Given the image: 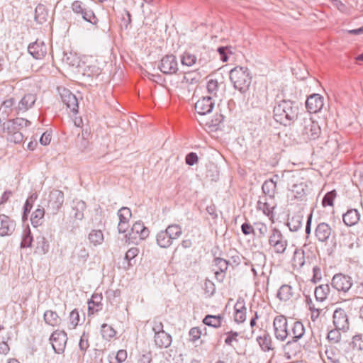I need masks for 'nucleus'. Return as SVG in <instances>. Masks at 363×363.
I'll return each mask as SVG.
<instances>
[{"label":"nucleus","instance_id":"obj_1","mask_svg":"<svg viewBox=\"0 0 363 363\" xmlns=\"http://www.w3.org/2000/svg\"><path fill=\"white\" fill-rule=\"evenodd\" d=\"M274 118L278 123L285 126L290 125L296 120L298 121L302 113H299V108L295 101L282 100L279 102L273 110Z\"/></svg>","mask_w":363,"mask_h":363},{"label":"nucleus","instance_id":"obj_2","mask_svg":"<svg viewBox=\"0 0 363 363\" xmlns=\"http://www.w3.org/2000/svg\"><path fill=\"white\" fill-rule=\"evenodd\" d=\"M298 132L302 139L307 142L319 138L321 129L318 122L313 121L310 113H302L298 121Z\"/></svg>","mask_w":363,"mask_h":363},{"label":"nucleus","instance_id":"obj_3","mask_svg":"<svg viewBox=\"0 0 363 363\" xmlns=\"http://www.w3.org/2000/svg\"><path fill=\"white\" fill-rule=\"evenodd\" d=\"M230 80L235 89L245 94L252 83V75L247 67L238 66L230 70Z\"/></svg>","mask_w":363,"mask_h":363},{"label":"nucleus","instance_id":"obj_4","mask_svg":"<svg viewBox=\"0 0 363 363\" xmlns=\"http://www.w3.org/2000/svg\"><path fill=\"white\" fill-rule=\"evenodd\" d=\"M291 335L289 337H291V340H289L284 347V351L285 356L288 359H291V356L294 354V352H290V348L292 346H296L298 348L297 342L300 340L305 333V328L303 323L300 321H294L291 326L289 330Z\"/></svg>","mask_w":363,"mask_h":363},{"label":"nucleus","instance_id":"obj_5","mask_svg":"<svg viewBox=\"0 0 363 363\" xmlns=\"http://www.w3.org/2000/svg\"><path fill=\"white\" fill-rule=\"evenodd\" d=\"M71 9L75 14L82 16L84 21L92 25H96L98 23L99 20L92 9L82 1H74L71 5Z\"/></svg>","mask_w":363,"mask_h":363},{"label":"nucleus","instance_id":"obj_6","mask_svg":"<svg viewBox=\"0 0 363 363\" xmlns=\"http://www.w3.org/2000/svg\"><path fill=\"white\" fill-rule=\"evenodd\" d=\"M274 336L277 340L284 342L291 335L288 327V321L285 316L277 315L273 321Z\"/></svg>","mask_w":363,"mask_h":363},{"label":"nucleus","instance_id":"obj_7","mask_svg":"<svg viewBox=\"0 0 363 363\" xmlns=\"http://www.w3.org/2000/svg\"><path fill=\"white\" fill-rule=\"evenodd\" d=\"M269 244L277 254L284 253L288 242L279 230L274 228L269 237Z\"/></svg>","mask_w":363,"mask_h":363},{"label":"nucleus","instance_id":"obj_8","mask_svg":"<svg viewBox=\"0 0 363 363\" xmlns=\"http://www.w3.org/2000/svg\"><path fill=\"white\" fill-rule=\"evenodd\" d=\"M331 285L337 291L346 293L352 286V279L350 276L336 274L332 279Z\"/></svg>","mask_w":363,"mask_h":363},{"label":"nucleus","instance_id":"obj_9","mask_svg":"<svg viewBox=\"0 0 363 363\" xmlns=\"http://www.w3.org/2000/svg\"><path fill=\"white\" fill-rule=\"evenodd\" d=\"M54 351L57 354H62L65 349L67 341V333L62 330L53 332L50 337Z\"/></svg>","mask_w":363,"mask_h":363},{"label":"nucleus","instance_id":"obj_10","mask_svg":"<svg viewBox=\"0 0 363 363\" xmlns=\"http://www.w3.org/2000/svg\"><path fill=\"white\" fill-rule=\"evenodd\" d=\"M160 70L165 74H172L178 70V62L174 55H167L160 60Z\"/></svg>","mask_w":363,"mask_h":363},{"label":"nucleus","instance_id":"obj_11","mask_svg":"<svg viewBox=\"0 0 363 363\" xmlns=\"http://www.w3.org/2000/svg\"><path fill=\"white\" fill-rule=\"evenodd\" d=\"M37 100V96L34 93L25 94L18 104L14 107V110L17 113H25L30 109Z\"/></svg>","mask_w":363,"mask_h":363},{"label":"nucleus","instance_id":"obj_12","mask_svg":"<svg viewBox=\"0 0 363 363\" xmlns=\"http://www.w3.org/2000/svg\"><path fill=\"white\" fill-rule=\"evenodd\" d=\"M63 203L64 194L62 191L55 189L50 193L48 208L52 210V213H57Z\"/></svg>","mask_w":363,"mask_h":363},{"label":"nucleus","instance_id":"obj_13","mask_svg":"<svg viewBox=\"0 0 363 363\" xmlns=\"http://www.w3.org/2000/svg\"><path fill=\"white\" fill-rule=\"evenodd\" d=\"M214 104L212 96H203L195 104V110L200 115H206L212 111Z\"/></svg>","mask_w":363,"mask_h":363},{"label":"nucleus","instance_id":"obj_14","mask_svg":"<svg viewBox=\"0 0 363 363\" xmlns=\"http://www.w3.org/2000/svg\"><path fill=\"white\" fill-rule=\"evenodd\" d=\"M323 105V98L318 94L311 95L306 101V107L310 113L320 111Z\"/></svg>","mask_w":363,"mask_h":363},{"label":"nucleus","instance_id":"obj_15","mask_svg":"<svg viewBox=\"0 0 363 363\" xmlns=\"http://www.w3.org/2000/svg\"><path fill=\"white\" fill-rule=\"evenodd\" d=\"M333 324L339 330H345L349 327L348 317L342 308H337L333 313Z\"/></svg>","mask_w":363,"mask_h":363},{"label":"nucleus","instance_id":"obj_16","mask_svg":"<svg viewBox=\"0 0 363 363\" xmlns=\"http://www.w3.org/2000/svg\"><path fill=\"white\" fill-rule=\"evenodd\" d=\"M28 51L35 59H42L47 53V46L43 41L37 40L28 45Z\"/></svg>","mask_w":363,"mask_h":363},{"label":"nucleus","instance_id":"obj_17","mask_svg":"<svg viewBox=\"0 0 363 363\" xmlns=\"http://www.w3.org/2000/svg\"><path fill=\"white\" fill-rule=\"evenodd\" d=\"M15 228L16 223L13 220L4 214L0 215V236L11 235L15 230Z\"/></svg>","mask_w":363,"mask_h":363},{"label":"nucleus","instance_id":"obj_18","mask_svg":"<svg viewBox=\"0 0 363 363\" xmlns=\"http://www.w3.org/2000/svg\"><path fill=\"white\" fill-rule=\"evenodd\" d=\"M62 100L63 103L67 106L74 113L78 112V101L74 94H73L69 90L63 89L60 93Z\"/></svg>","mask_w":363,"mask_h":363},{"label":"nucleus","instance_id":"obj_19","mask_svg":"<svg viewBox=\"0 0 363 363\" xmlns=\"http://www.w3.org/2000/svg\"><path fill=\"white\" fill-rule=\"evenodd\" d=\"M331 232L330 226L328 223L323 222L317 225L315 235L320 242H325L330 238Z\"/></svg>","mask_w":363,"mask_h":363},{"label":"nucleus","instance_id":"obj_20","mask_svg":"<svg viewBox=\"0 0 363 363\" xmlns=\"http://www.w3.org/2000/svg\"><path fill=\"white\" fill-rule=\"evenodd\" d=\"M136 235L141 240L145 239L149 235V230L141 221L135 222L132 228L130 236L132 238H136Z\"/></svg>","mask_w":363,"mask_h":363},{"label":"nucleus","instance_id":"obj_21","mask_svg":"<svg viewBox=\"0 0 363 363\" xmlns=\"http://www.w3.org/2000/svg\"><path fill=\"white\" fill-rule=\"evenodd\" d=\"M234 320L238 323H243L246 319V308L243 300H238L234 306Z\"/></svg>","mask_w":363,"mask_h":363},{"label":"nucleus","instance_id":"obj_22","mask_svg":"<svg viewBox=\"0 0 363 363\" xmlns=\"http://www.w3.org/2000/svg\"><path fill=\"white\" fill-rule=\"evenodd\" d=\"M359 218L360 214L357 209H350L342 216L343 222L347 226L354 225Z\"/></svg>","mask_w":363,"mask_h":363},{"label":"nucleus","instance_id":"obj_23","mask_svg":"<svg viewBox=\"0 0 363 363\" xmlns=\"http://www.w3.org/2000/svg\"><path fill=\"white\" fill-rule=\"evenodd\" d=\"M155 345L160 348H167L172 343V336L167 332H162L154 335Z\"/></svg>","mask_w":363,"mask_h":363},{"label":"nucleus","instance_id":"obj_24","mask_svg":"<svg viewBox=\"0 0 363 363\" xmlns=\"http://www.w3.org/2000/svg\"><path fill=\"white\" fill-rule=\"evenodd\" d=\"M257 340L263 351L274 350L272 340L268 333L264 332L262 336L257 337Z\"/></svg>","mask_w":363,"mask_h":363},{"label":"nucleus","instance_id":"obj_25","mask_svg":"<svg viewBox=\"0 0 363 363\" xmlns=\"http://www.w3.org/2000/svg\"><path fill=\"white\" fill-rule=\"evenodd\" d=\"M102 296L101 294H94L91 299L88 302V311L89 313H94L101 309Z\"/></svg>","mask_w":363,"mask_h":363},{"label":"nucleus","instance_id":"obj_26","mask_svg":"<svg viewBox=\"0 0 363 363\" xmlns=\"http://www.w3.org/2000/svg\"><path fill=\"white\" fill-rule=\"evenodd\" d=\"M294 296L293 289L290 285H282L277 293L278 298L283 301H287Z\"/></svg>","mask_w":363,"mask_h":363},{"label":"nucleus","instance_id":"obj_27","mask_svg":"<svg viewBox=\"0 0 363 363\" xmlns=\"http://www.w3.org/2000/svg\"><path fill=\"white\" fill-rule=\"evenodd\" d=\"M330 286L328 284H320L315 289V296L318 301L323 302L330 293Z\"/></svg>","mask_w":363,"mask_h":363},{"label":"nucleus","instance_id":"obj_28","mask_svg":"<svg viewBox=\"0 0 363 363\" xmlns=\"http://www.w3.org/2000/svg\"><path fill=\"white\" fill-rule=\"evenodd\" d=\"M157 244L162 248H167L172 244V240L164 230L160 231L156 236Z\"/></svg>","mask_w":363,"mask_h":363},{"label":"nucleus","instance_id":"obj_29","mask_svg":"<svg viewBox=\"0 0 363 363\" xmlns=\"http://www.w3.org/2000/svg\"><path fill=\"white\" fill-rule=\"evenodd\" d=\"M164 231L172 241L174 240L178 239L182 234V228L179 225L177 224H172L168 225Z\"/></svg>","mask_w":363,"mask_h":363},{"label":"nucleus","instance_id":"obj_30","mask_svg":"<svg viewBox=\"0 0 363 363\" xmlns=\"http://www.w3.org/2000/svg\"><path fill=\"white\" fill-rule=\"evenodd\" d=\"M263 193L272 199L277 193V185L273 180H266L262 186Z\"/></svg>","mask_w":363,"mask_h":363},{"label":"nucleus","instance_id":"obj_31","mask_svg":"<svg viewBox=\"0 0 363 363\" xmlns=\"http://www.w3.org/2000/svg\"><path fill=\"white\" fill-rule=\"evenodd\" d=\"M44 320L47 324L52 326H57L61 322V319L57 313L50 310L45 312Z\"/></svg>","mask_w":363,"mask_h":363},{"label":"nucleus","instance_id":"obj_32","mask_svg":"<svg viewBox=\"0 0 363 363\" xmlns=\"http://www.w3.org/2000/svg\"><path fill=\"white\" fill-rule=\"evenodd\" d=\"M88 239L93 245L97 246L102 244L104 241V234L100 230H91L89 233Z\"/></svg>","mask_w":363,"mask_h":363},{"label":"nucleus","instance_id":"obj_33","mask_svg":"<svg viewBox=\"0 0 363 363\" xmlns=\"http://www.w3.org/2000/svg\"><path fill=\"white\" fill-rule=\"evenodd\" d=\"M222 320H223V316L221 315H207L204 318L203 323L206 325L217 328L220 326Z\"/></svg>","mask_w":363,"mask_h":363},{"label":"nucleus","instance_id":"obj_34","mask_svg":"<svg viewBox=\"0 0 363 363\" xmlns=\"http://www.w3.org/2000/svg\"><path fill=\"white\" fill-rule=\"evenodd\" d=\"M45 216L44 208H38L33 212L30 218V221L34 227H38L42 224L43 219Z\"/></svg>","mask_w":363,"mask_h":363},{"label":"nucleus","instance_id":"obj_35","mask_svg":"<svg viewBox=\"0 0 363 363\" xmlns=\"http://www.w3.org/2000/svg\"><path fill=\"white\" fill-rule=\"evenodd\" d=\"M73 257H77L79 262L84 263L89 257V252L84 246L79 245L75 247Z\"/></svg>","mask_w":363,"mask_h":363},{"label":"nucleus","instance_id":"obj_36","mask_svg":"<svg viewBox=\"0 0 363 363\" xmlns=\"http://www.w3.org/2000/svg\"><path fill=\"white\" fill-rule=\"evenodd\" d=\"M86 209V203L83 201H78L74 203L72 207L74 211V217L79 220H82L84 218V211Z\"/></svg>","mask_w":363,"mask_h":363},{"label":"nucleus","instance_id":"obj_37","mask_svg":"<svg viewBox=\"0 0 363 363\" xmlns=\"http://www.w3.org/2000/svg\"><path fill=\"white\" fill-rule=\"evenodd\" d=\"M306 185L303 182L295 183L292 184L290 191L295 198H301L305 194Z\"/></svg>","mask_w":363,"mask_h":363},{"label":"nucleus","instance_id":"obj_38","mask_svg":"<svg viewBox=\"0 0 363 363\" xmlns=\"http://www.w3.org/2000/svg\"><path fill=\"white\" fill-rule=\"evenodd\" d=\"M101 334L104 340H110L116 335V332L112 326L104 323L101 326Z\"/></svg>","mask_w":363,"mask_h":363},{"label":"nucleus","instance_id":"obj_39","mask_svg":"<svg viewBox=\"0 0 363 363\" xmlns=\"http://www.w3.org/2000/svg\"><path fill=\"white\" fill-rule=\"evenodd\" d=\"M274 208L273 206L267 202L265 197L260 199L257 202V208L267 216H269L272 213Z\"/></svg>","mask_w":363,"mask_h":363},{"label":"nucleus","instance_id":"obj_40","mask_svg":"<svg viewBox=\"0 0 363 363\" xmlns=\"http://www.w3.org/2000/svg\"><path fill=\"white\" fill-rule=\"evenodd\" d=\"M197 62V57L190 53L189 52H185L181 57V62L182 65L191 67L194 65Z\"/></svg>","mask_w":363,"mask_h":363},{"label":"nucleus","instance_id":"obj_41","mask_svg":"<svg viewBox=\"0 0 363 363\" xmlns=\"http://www.w3.org/2000/svg\"><path fill=\"white\" fill-rule=\"evenodd\" d=\"M217 51L223 62H227L228 60L229 55L233 54V48L231 46L219 47L218 48Z\"/></svg>","mask_w":363,"mask_h":363},{"label":"nucleus","instance_id":"obj_42","mask_svg":"<svg viewBox=\"0 0 363 363\" xmlns=\"http://www.w3.org/2000/svg\"><path fill=\"white\" fill-rule=\"evenodd\" d=\"M206 89L210 96L217 97V94L219 90V84L216 79H210L207 82Z\"/></svg>","mask_w":363,"mask_h":363},{"label":"nucleus","instance_id":"obj_43","mask_svg":"<svg viewBox=\"0 0 363 363\" xmlns=\"http://www.w3.org/2000/svg\"><path fill=\"white\" fill-rule=\"evenodd\" d=\"M33 242V237L29 228H26L22 234V240L21 247L23 248L29 247L31 246Z\"/></svg>","mask_w":363,"mask_h":363},{"label":"nucleus","instance_id":"obj_44","mask_svg":"<svg viewBox=\"0 0 363 363\" xmlns=\"http://www.w3.org/2000/svg\"><path fill=\"white\" fill-rule=\"evenodd\" d=\"M291 231H297L302 225L301 217L299 216H293L287 223Z\"/></svg>","mask_w":363,"mask_h":363},{"label":"nucleus","instance_id":"obj_45","mask_svg":"<svg viewBox=\"0 0 363 363\" xmlns=\"http://www.w3.org/2000/svg\"><path fill=\"white\" fill-rule=\"evenodd\" d=\"M199 79L197 78V74L196 72H188L184 75L181 83L184 85H192L196 84L199 82Z\"/></svg>","mask_w":363,"mask_h":363},{"label":"nucleus","instance_id":"obj_46","mask_svg":"<svg viewBox=\"0 0 363 363\" xmlns=\"http://www.w3.org/2000/svg\"><path fill=\"white\" fill-rule=\"evenodd\" d=\"M35 21H38L39 23H42L46 21L48 13L45 11V8L43 6H38L35 9Z\"/></svg>","mask_w":363,"mask_h":363},{"label":"nucleus","instance_id":"obj_47","mask_svg":"<svg viewBox=\"0 0 363 363\" xmlns=\"http://www.w3.org/2000/svg\"><path fill=\"white\" fill-rule=\"evenodd\" d=\"M118 216L121 223L128 222L129 218L131 217V211L130 208L127 207H122L118 211Z\"/></svg>","mask_w":363,"mask_h":363},{"label":"nucleus","instance_id":"obj_48","mask_svg":"<svg viewBox=\"0 0 363 363\" xmlns=\"http://www.w3.org/2000/svg\"><path fill=\"white\" fill-rule=\"evenodd\" d=\"M150 325L152 327V330L154 332L155 335H158L159 333L164 332L163 329V323L159 318H154L150 323Z\"/></svg>","mask_w":363,"mask_h":363},{"label":"nucleus","instance_id":"obj_49","mask_svg":"<svg viewBox=\"0 0 363 363\" xmlns=\"http://www.w3.org/2000/svg\"><path fill=\"white\" fill-rule=\"evenodd\" d=\"M336 196V192L335 190L328 192L323 199L322 203L323 206H333V201Z\"/></svg>","mask_w":363,"mask_h":363},{"label":"nucleus","instance_id":"obj_50","mask_svg":"<svg viewBox=\"0 0 363 363\" xmlns=\"http://www.w3.org/2000/svg\"><path fill=\"white\" fill-rule=\"evenodd\" d=\"M89 334L84 332L80 337L79 342V350L82 352H85L86 350L89 347Z\"/></svg>","mask_w":363,"mask_h":363},{"label":"nucleus","instance_id":"obj_51","mask_svg":"<svg viewBox=\"0 0 363 363\" xmlns=\"http://www.w3.org/2000/svg\"><path fill=\"white\" fill-rule=\"evenodd\" d=\"M340 330L336 328L334 330H331L328 334V339L334 343L340 342L341 339Z\"/></svg>","mask_w":363,"mask_h":363},{"label":"nucleus","instance_id":"obj_52","mask_svg":"<svg viewBox=\"0 0 363 363\" xmlns=\"http://www.w3.org/2000/svg\"><path fill=\"white\" fill-rule=\"evenodd\" d=\"M214 265L218 267L219 271L225 272L228 269V262L223 258L217 257L214 259Z\"/></svg>","mask_w":363,"mask_h":363},{"label":"nucleus","instance_id":"obj_53","mask_svg":"<svg viewBox=\"0 0 363 363\" xmlns=\"http://www.w3.org/2000/svg\"><path fill=\"white\" fill-rule=\"evenodd\" d=\"M225 335H227L225 340V343L226 345L232 346L233 342L238 341L237 337H238L239 333L238 332L230 330L229 332H227Z\"/></svg>","mask_w":363,"mask_h":363},{"label":"nucleus","instance_id":"obj_54","mask_svg":"<svg viewBox=\"0 0 363 363\" xmlns=\"http://www.w3.org/2000/svg\"><path fill=\"white\" fill-rule=\"evenodd\" d=\"M23 140V135L18 130L14 131L8 136V140L14 143H20Z\"/></svg>","mask_w":363,"mask_h":363},{"label":"nucleus","instance_id":"obj_55","mask_svg":"<svg viewBox=\"0 0 363 363\" xmlns=\"http://www.w3.org/2000/svg\"><path fill=\"white\" fill-rule=\"evenodd\" d=\"M102 353L101 350L95 349L91 354L90 363H101L103 360Z\"/></svg>","mask_w":363,"mask_h":363},{"label":"nucleus","instance_id":"obj_56","mask_svg":"<svg viewBox=\"0 0 363 363\" xmlns=\"http://www.w3.org/2000/svg\"><path fill=\"white\" fill-rule=\"evenodd\" d=\"M69 320L73 328L77 327L79 324V314L77 309L73 310L70 313Z\"/></svg>","mask_w":363,"mask_h":363},{"label":"nucleus","instance_id":"obj_57","mask_svg":"<svg viewBox=\"0 0 363 363\" xmlns=\"http://www.w3.org/2000/svg\"><path fill=\"white\" fill-rule=\"evenodd\" d=\"M241 230H242V233L245 235H256L255 228L249 223H244L241 225Z\"/></svg>","mask_w":363,"mask_h":363},{"label":"nucleus","instance_id":"obj_58","mask_svg":"<svg viewBox=\"0 0 363 363\" xmlns=\"http://www.w3.org/2000/svg\"><path fill=\"white\" fill-rule=\"evenodd\" d=\"M2 125L4 131L6 132L9 134V135L13 133L14 131L17 130L16 125H14L13 120H9L4 123Z\"/></svg>","mask_w":363,"mask_h":363},{"label":"nucleus","instance_id":"obj_59","mask_svg":"<svg viewBox=\"0 0 363 363\" xmlns=\"http://www.w3.org/2000/svg\"><path fill=\"white\" fill-rule=\"evenodd\" d=\"M255 232L257 231L259 233L258 237L262 238L264 237L266 233H267V227L265 224L262 223H255Z\"/></svg>","mask_w":363,"mask_h":363},{"label":"nucleus","instance_id":"obj_60","mask_svg":"<svg viewBox=\"0 0 363 363\" xmlns=\"http://www.w3.org/2000/svg\"><path fill=\"white\" fill-rule=\"evenodd\" d=\"M352 344L354 348H357L359 350H363V336H354L352 340Z\"/></svg>","mask_w":363,"mask_h":363},{"label":"nucleus","instance_id":"obj_61","mask_svg":"<svg viewBox=\"0 0 363 363\" xmlns=\"http://www.w3.org/2000/svg\"><path fill=\"white\" fill-rule=\"evenodd\" d=\"M198 160L199 157L195 152H190L187 154L185 158L186 163L189 166H192L196 164L198 162Z\"/></svg>","mask_w":363,"mask_h":363},{"label":"nucleus","instance_id":"obj_62","mask_svg":"<svg viewBox=\"0 0 363 363\" xmlns=\"http://www.w3.org/2000/svg\"><path fill=\"white\" fill-rule=\"evenodd\" d=\"M352 305L355 307L359 306V315L363 319V298L357 297L352 299Z\"/></svg>","mask_w":363,"mask_h":363},{"label":"nucleus","instance_id":"obj_63","mask_svg":"<svg viewBox=\"0 0 363 363\" xmlns=\"http://www.w3.org/2000/svg\"><path fill=\"white\" fill-rule=\"evenodd\" d=\"M313 278H312L311 281L313 283H316V282L319 281L322 278V273H321L320 268L318 267V266L313 267Z\"/></svg>","mask_w":363,"mask_h":363},{"label":"nucleus","instance_id":"obj_64","mask_svg":"<svg viewBox=\"0 0 363 363\" xmlns=\"http://www.w3.org/2000/svg\"><path fill=\"white\" fill-rule=\"evenodd\" d=\"M139 252V250L137 247H131L129 249L125 255V259L130 261L135 258Z\"/></svg>","mask_w":363,"mask_h":363}]
</instances>
